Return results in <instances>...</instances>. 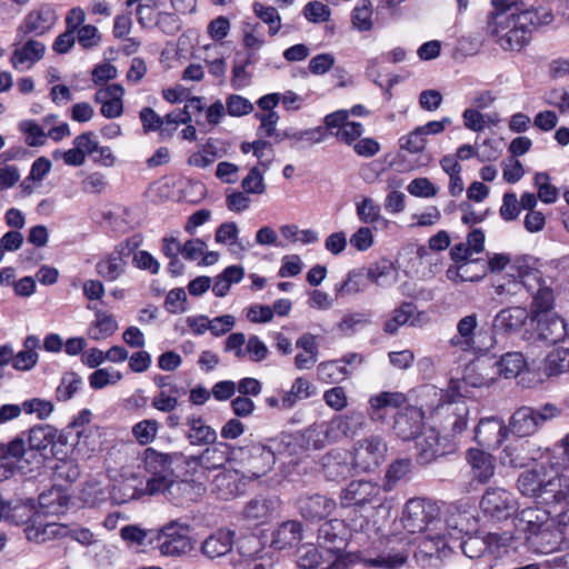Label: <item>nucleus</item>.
Returning a JSON list of instances; mask_svg holds the SVG:
<instances>
[{"mask_svg":"<svg viewBox=\"0 0 569 569\" xmlns=\"http://www.w3.org/2000/svg\"><path fill=\"white\" fill-rule=\"evenodd\" d=\"M530 319L525 307H507L499 310L492 319L491 333L483 338V331L478 329L477 313H469L457 322V332L449 343L461 351L486 352L497 346V336L508 337L519 332Z\"/></svg>","mask_w":569,"mask_h":569,"instance_id":"obj_1","label":"nucleus"},{"mask_svg":"<svg viewBox=\"0 0 569 569\" xmlns=\"http://www.w3.org/2000/svg\"><path fill=\"white\" fill-rule=\"evenodd\" d=\"M552 20L553 14L549 8L511 18L502 13H491L488 30L502 50H521L529 42L533 29L549 24Z\"/></svg>","mask_w":569,"mask_h":569,"instance_id":"obj_2","label":"nucleus"},{"mask_svg":"<svg viewBox=\"0 0 569 569\" xmlns=\"http://www.w3.org/2000/svg\"><path fill=\"white\" fill-rule=\"evenodd\" d=\"M366 416L360 410H350L346 415L335 416L331 420L315 425L308 430V439H313L315 448L325 447L326 442H336L343 437L352 438L365 429Z\"/></svg>","mask_w":569,"mask_h":569,"instance_id":"obj_3","label":"nucleus"},{"mask_svg":"<svg viewBox=\"0 0 569 569\" xmlns=\"http://www.w3.org/2000/svg\"><path fill=\"white\" fill-rule=\"evenodd\" d=\"M469 406L461 396H456L439 403L432 413V419L443 439L455 438L462 433L468 426Z\"/></svg>","mask_w":569,"mask_h":569,"instance_id":"obj_4","label":"nucleus"},{"mask_svg":"<svg viewBox=\"0 0 569 569\" xmlns=\"http://www.w3.org/2000/svg\"><path fill=\"white\" fill-rule=\"evenodd\" d=\"M401 522L410 533L431 531L440 523V508L429 499H409L406 502Z\"/></svg>","mask_w":569,"mask_h":569,"instance_id":"obj_5","label":"nucleus"},{"mask_svg":"<svg viewBox=\"0 0 569 569\" xmlns=\"http://www.w3.org/2000/svg\"><path fill=\"white\" fill-rule=\"evenodd\" d=\"M560 413V409L552 403H546L539 410L522 406L511 415L508 429L518 437H530L535 435L545 422L557 418Z\"/></svg>","mask_w":569,"mask_h":569,"instance_id":"obj_6","label":"nucleus"},{"mask_svg":"<svg viewBox=\"0 0 569 569\" xmlns=\"http://www.w3.org/2000/svg\"><path fill=\"white\" fill-rule=\"evenodd\" d=\"M233 460L241 465L248 476L260 478L272 470L276 463V455L269 446L251 443L234 448Z\"/></svg>","mask_w":569,"mask_h":569,"instance_id":"obj_7","label":"nucleus"},{"mask_svg":"<svg viewBox=\"0 0 569 569\" xmlns=\"http://www.w3.org/2000/svg\"><path fill=\"white\" fill-rule=\"evenodd\" d=\"M517 485L523 496L541 498L546 502H558V491L561 488L560 475L547 478L543 468L526 470L520 473Z\"/></svg>","mask_w":569,"mask_h":569,"instance_id":"obj_8","label":"nucleus"},{"mask_svg":"<svg viewBox=\"0 0 569 569\" xmlns=\"http://www.w3.org/2000/svg\"><path fill=\"white\" fill-rule=\"evenodd\" d=\"M189 527L177 521H170L161 529L154 530V545L162 556H180L191 548L188 536Z\"/></svg>","mask_w":569,"mask_h":569,"instance_id":"obj_9","label":"nucleus"},{"mask_svg":"<svg viewBox=\"0 0 569 569\" xmlns=\"http://www.w3.org/2000/svg\"><path fill=\"white\" fill-rule=\"evenodd\" d=\"M387 443L380 436H369L356 442L352 466L359 471L370 472L385 460Z\"/></svg>","mask_w":569,"mask_h":569,"instance_id":"obj_10","label":"nucleus"},{"mask_svg":"<svg viewBox=\"0 0 569 569\" xmlns=\"http://www.w3.org/2000/svg\"><path fill=\"white\" fill-rule=\"evenodd\" d=\"M342 508H365L381 502V486L369 480H352L339 496Z\"/></svg>","mask_w":569,"mask_h":569,"instance_id":"obj_11","label":"nucleus"},{"mask_svg":"<svg viewBox=\"0 0 569 569\" xmlns=\"http://www.w3.org/2000/svg\"><path fill=\"white\" fill-rule=\"evenodd\" d=\"M480 508L485 515L501 521L516 513L518 503L511 492L500 487H490L481 498Z\"/></svg>","mask_w":569,"mask_h":569,"instance_id":"obj_12","label":"nucleus"},{"mask_svg":"<svg viewBox=\"0 0 569 569\" xmlns=\"http://www.w3.org/2000/svg\"><path fill=\"white\" fill-rule=\"evenodd\" d=\"M12 47L13 51L10 57V63L12 68L18 71H27L31 69L44 57L46 53V46L43 42L36 40L32 37H20L19 32L16 34V40Z\"/></svg>","mask_w":569,"mask_h":569,"instance_id":"obj_13","label":"nucleus"},{"mask_svg":"<svg viewBox=\"0 0 569 569\" xmlns=\"http://www.w3.org/2000/svg\"><path fill=\"white\" fill-rule=\"evenodd\" d=\"M191 483L176 479L174 473L151 475L144 486L147 495L163 493L174 503H180L187 495L191 493Z\"/></svg>","mask_w":569,"mask_h":569,"instance_id":"obj_14","label":"nucleus"},{"mask_svg":"<svg viewBox=\"0 0 569 569\" xmlns=\"http://www.w3.org/2000/svg\"><path fill=\"white\" fill-rule=\"evenodd\" d=\"M140 239L133 237L128 239L127 244L120 243L116 252L102 257L96 264V272L108 282L117 281L126 271V261L122 256L128 249V256L139 246Z\"/></svg>","mask_w":569,"mask_h":569,"instance_id":"obj_15","label":"nucleus"},{"mask_svg":"<svg viewBox=\"0 0 569 569\" xmlns=\"http://www.w3.org/2000/svg\"><path fill=\"white\" fill-rule=\"evenodd\" d=\"M58 19L52 4H42L31 10L17 29L20 37L42 36L56 24Z\"/></svg>","mask_w":569,"mask_h":569,"instance_id":"obj_16","label":"nucleus"},{"mask_svg":"<svg viewBox=\"0 0 569 569\" xmlns=\"http://www.w3.org/2000/svg\"><path fill=\"white\" fill-rule=\"evenodd\" d=\"M530 320L536 325L537 338L546 345L559 343L569 336L567 321L556 312Z\"/></svg>","mask_w":569,"mask_h":569,"instance_id":"obj_17","label":"nucleus"},{"mask_svg":"<svg viewBox=\"0 0 569 569\" xmlns=\"http://www.w3.org/2000/svg\"><path fill=\"white\" fill-rule=\"evenodd\" d=\"M262 549L257 537L251 536L240 540L237 552L232 553L233 569H267Z\"/></svg>","mask_w":569,"mask_h":569,"instance_id":"obj_18","label":"nucleus"},{"mask_svg":"<svg viewBox=\"0 0 569 569\" xmlns=\"http://www.w3.org/2000/svg\"><path fill=\"white\" fill-rule=\"evenodd\" d=\"M508 432L509 429L501 418H483L476 427L475 440L483 448L496 449L501 446Z\"/></svg>","mask_w":569,"mask_h":569,"instance_id":"obj_19","label":"nucleus"},{"mask_svg":"<svg viewBox=\"0 0 569 569\" xmlns=\"http://www.w3.org/2000/svg\"><path fill=\"white\" fill-rule=\"evenodd\" d=\"M440 433L438 429L430 428L416 438L417 458L420 463H430L437 457L447 452L445 442L448 439H443V435L441 436Z\"/></svg>","mask_w":569,"mask_h":569,"instance_id":"obj_20","label":"nucleus"},{"mask_svg":"<svg viewBox=\"0 0 569 569\" xmlns=\"http://www.w3.org/2000/svg\"><path fill=\"white\" fill-rule=\"evenodd\" d=\"M423 426V412L421 409L409 406L399 411L395 417L393 430L396 435L407 441L416 439Z\"/></svg>","mask_w":569,"mask_h":569,"instance_id":"obj_21","label":"nucleus"},{"mask_svg":"<svg viewBox=\"0 0 569 569\" xmlns=\"http://www.w3.org/2000/svg\"><path fill=\"white\" fill-rule=\"evenodd\" d=\"M298 507L305 519L322 520L335 511L337 503L333 499L327 496L315 493L300 497L298 500Z\"/></svg>","mask_w":569,"mask_h":569,"instance_id":"obj_22","label":"nucleus"},{"mask_svg":"<svg viewBox=\"0 0 569 569\" xmlns=\"http://www.w3.org/2000/svg\"><path fill=\"white\" fill-rule=\"evenodd\" d=\"M123 94L124 89L118 83L99 89L94 94V101L101 104V114L108 119L120 117L123 112Z\"/></svg>","mask_w":569,"mask_h":569,"instance_id":"obj_23","label":"nucleus"},{"mask_svg":"<svg viewBox=\"0 0 569 569\" xmlns=\"http://www.w3.org/2000/svg\"><path fill=\"white\" fill-rule=\"evenodd\" d=\"M343 531L345 525L340 520L333 519L322 523L318 529L319 546L328 552L339 556L346 546Z\"/></svg>","mask_w":569,"mask_h":569,"instance_id":"obj_24","label":"nucleus"},{"mask_svg":"<svg viewBox=\"0 0 569 569\" xmlns=\"http://www.w3.org/2000/svg\"><path fill=\"white\" fill-rule=\"evenodd\" d=\"M234 531L220 529L208 536L201 543V553L208 559H217L232 551Z\"/></svg>","mask_w":569,"mask_h":569,"instance_id":"obj_25","label":"nucleus"},{"mask_svg":"<svg viewBox=\"0 0 569 569\" xmlns=\"http://www.w3.org/2000/svg\"><path fill=\"white\" fill-rule=\"evenodd\" d=\"M201 455L194 456L192 459L200 467L206 469H218L226 465L227 461L233 460V449L227 442L211 443Z\"/></svg>","mask_w":569,"mask_h":569,"instance_id":"obj_26","label":"nucleus"},{"mask_svg":"<svg viewBox=\"0 0 569 569\" xmlns=\"http://www.w3.org/2000/svg\"><path fill=\"white\" fill-rule=\"evenodd\" d=\"M244 483L236 471L218 473L212 481V491L222 500L232 499L243 492Z\"/></svg>","mask_w":569,"mask_h":569,"instance_id":"obj_27","label":"nucleus"},{"mask_svg":"<svg viewBox=\"0 0 569 569\" xmlns=\"http://www.w3.org/2000/svg\"><path fill=\"white\" fill-rule=\"evenodd\" d=\"M468 462L471 467L472 479L479 483L488 482L495 475L493 458L490 453L479 450H468Z\"/></svg>","mask_w":569,"mask_h":569,"instance_id":"obj_28","label":"nucleus"},{"mask_svg":"<svg viewBox=\"0 0 569 569\" xmlns=\"http://www.w3.org/2000/svg\"><path fill=\"white\" fill-rule=\"evenodd\" d=\"M549 515L540 508L523 509L519 517L520 529L527 535V539L538 537L547 532Z\"/></svg>","mask_w":569,"mask_h":569,"instance_id":"obj_29","label":"nucleus"},{"mask_svg":"<svg viewBox=\"0 0 569 569\" xmlns=\"http://www.w3.org/2000/svg\"><path fill=\"white\" fill-rule=\"evenodd\" d=\"M187 439L192 446H208L214 443L217 440L216 430L206 423L204 419L200 416H189L187 418Z\"/></svg>","mask_w":569,"mask_h":569,"instance_id":"obj_30","label":"nucleus"},{"mask_svg":"<svg viewBox=\"0 0 569 569\" xmlns=\"http://www.w3.org/2000/svg\"><path fill=\"white\" fill-rule=\"evenodd\" d=\"M24 533L29 541L42 543L56 538L68 537L69 528L57 522H33L26 527Z\"/></svg>","mask_w":569,"mask_h":569,"instance_id":"obj_31","label":"nucleus"},{"mask_svg":"<svg viewBox=\"0 0 569 569\" xmlns=\"http://www.w3.org/2000/svg\"><path fill=\"white\" fill-rule=\"evenodd\" d=\"M302 539V525L290 520L281 523L273 533L272 545L278 549L290 548Z\"/></svg>","mask_w":569,"mask_h":569,"instance_id":"obj_32","label":"nucleus"},{"mask_svg":"<svg viewBox=\"0 0 569 569\" xmlns=\"http://www.w3.org/2000/svg\"><path fill=\"white\" fill-rule=\"evenodd\" d=\"M416 307L411 302H402L396 308L390 318L385 321L383 331L387 335L393 336L398 332L399 328L405 325L416 326Z\"/></svg>","mask_w":569,"mask_h":569,"instance_id":"obj_33","label":"nucleus"},{"mask_svg":"<svg viewBox=\"0 0 569 569\" xmlns=\"http://www.w3.org/2000/svg\"><path fill=\"white\" fill-rule=\"evenodd\" d=\"M38 502L44 512L56 515L62 512L68 506L69 496L61 485H54L39 496Z\"/></svg>","mask_w":569,"mask_h":569,"instance_id":"obj_34","label":"nucleus"},{"mask_svg":"<svg viewBox=\"0 0 569 569\" xmlns=\"http://www.w3.org/2000/svg\"><path fill=\"white\" fill-rule=\"evenodd\" d=\"M36 515V505L32 499L13 500L7 503L6 520L20 526L28 525Z\"/></svg>","mask_w":569,"mask_h":569,"instance_id":"obj_35","label":"nucleus"},{"mask_svg":"<svg viewBox=\"0 0 569 569\" xmlns=\"http://www.w3.org/2000/svg\"><path fill=\"white\" fill-rule=\"evenodd\" d=\"M272 511L273 502L267 498L258 497L246 503L242 517L254 523H264L271 518Z\"/></svg>","mask_w":569,"mask_h":569,"instance_id":"obj_36","label":"nucleus"},{"mask_svg":"<svg viewBox=\"0 0 569 569\" xmlns=\"http://www.w3.org/2000/svg\"><path fill=\"white\" fill-rule=\"evenodd\" d=\"M537 2V0H491L495 8L493 13H502L508 18L518 17L525 12H536V9L545 8Z\"/></svg>","mask_w":569,"mask_h":569,"instance_id":"obj_37","label":"nucleus"},{"mask_svg":"<svg viewBox=\"0 0 569 569\" xmlns=\"http://www.w3.org/2000/svg\"><path fill=\"white\" fill-rule=\"evenodd\" d=\"M94 316L96 319L88 329V336L92 340L107 339L118 330V322L112 315L98 310Z\"/></svg>","mask_w":569,"mask_h":569,"instance_id":"obj_38","label":"nucleus"},{"mask_svg":"<svg viewBox=\"0 0 569 569\" xmlns=\"http://www.w3.org/2000/svg\"><path fill=\"white\" fill-rule=\"evenodd\" d=\"M530 293L532 295V302L530 305V309L528 310L530 313V319L553 313L552 309L555 305V295L551 288L543 284L542 287H539L535 292Z\"/></svg>","mask_w":569,"mask_h":569,"instance_id":"obj_39","label":"nucleus"},{"mask_svg":"<svg viewBox=\"0 0 569 569\" xmlns=\"http://www.w3.org/2000/svg\"><path fill=\"white\" fill-rule=\"evenodd\" d=\"M57 432V429L49 425L31 428L28 437L29 449L37 451L48 449L56 442Z\"/></svg>","mask_w":569,"mask_h":569,"instance_id":"obj_40","label":"nucleus"},{"mask_svg":"<svg viewBox=\"0 0 569 569\" xmlns=\"http://www.w3.org/2000/svg\"><path fill=\"white\" fill-rule=\"evenodd\" d=\"M39 339L34 336H28L23 342V350L19 351L13 358V368L17 370H30L38 361L37 348Z\"/></svg>","mask_w":569,"mask_h":569,"instance_id":"obj_41","label":"nucleus"},{"mask_svg":"<svg viewBox=\"0 0 569 569\" xmlns=\"http://www.w3.org/2000/svg\"><path fill=\"white\" fill-rule=\"evenodd\" d=\"M144 465L151 475L174 473L172 468V456L162 453L153 448H147L144 451Z\"/></svg>","mask_w":569,"mask_h":569,"instance_id":"obj_42","label":"nucleus"},{"mask_svg":"<svg viewBox=\"0 0 569 569\" xmlns=\"http://www.w3.org/2000/svg\"><path fill=\"white\" fill-rule=\"evenodd\" d=\"M542 370L547 377L569 371V349L557 348L550 351L545 359Z\"/></svg>","mask_w":569,"mask_h":569,"instance_id":"obj_43","label":"nucleus"},{"mask_svg":"<svg viewBox=\"0 0 569 569\" xmlns=\"http://www.w3.org/2000/svg\"><path fill=\"white\" fill-rule=\"evenodd\" d=\"M411 470L412 462L410 459H398L393 461L387 469L383 490L390 491L399 481L408 480Z\"/></svg>","mask_w":569,"mask_h":569,"instance_id":"obj_44","label":"nucleus"},{"mask_svg":"<svg viewBox=\"0 0 569 569\" xmlns=\"http://www.w3.org/2000/svg\"><path fill=\"white\" fill-rule=\"evenodd\" d=\"M153 535L154 530H147L138 525H127L120 529V537L131 546H152L154 545Z\"/></svg>","mask_w":569,"mask_h":569,"instance_id":"obj_45","label":"nucleus"},{"mask_svg":"<svg viewBox=\"0 0 569 569\" xmlns=\"http://www.w3.org/2000/svg\"><path fill=\"white\" fill-rule=\"evenodd\" d=\"M80 476V468L72 459H60L53 468V480L56 485L68 486L74 482Z\"/></svg>","mask_w":569,"mask_h":569,"instance_id":"obj_46","label":"nucleus"},{"mask_svg":"<svg viewBox=\"0 0 569 569\" xmlns=\"http://www.w3.org/2000/svg\"><path fill=\"white\" fill-rule=\"evenodd\" d=\"M518 277L520 278L519 281L510 282L516 289L523 287L528 292H535L545 284L541 271L528 264L518 266Z\"/></svg>","mask_w":569,"mask_h":569,"instance_id":"obj_47","label":"nucleus"},{"mask_svg":"<svg viewBox=\"0 0 569 569\" xmlns=\"http://www.w3.org/2000/svg\"><path fill=\"white\" fill-rule=\"evenodd\" d=\"M499 373L506 379L515 378L520 375L526 366V359L521 352H507L499 362Z\"/></svg>","mask_w":569,"mask_h":569,"instance_id":"obj_48","label":"nucleus"},{"mask_svg":"<svg viewBox=\"0 0 569 569\" xmlns=\"http://www.w3.org/2000/svg\"><path fill=\"white\" fill-rule=\"evenodd\" d=\"M140 121L144 132L160 131L162 138L171 137L172 130L164 127V119L160 117L152 108L144 107L139 113Z\"/></svg>","mask_w":569,"mask_h":569,"instance_id":"obj_49","label":"nucleus"},{"mask_svg":"<svg viewBox=\"0 0 569 569\" xmlns=\"http://www.w3.org/2000/svg\"><path fill=\"white\" fill-rule=\"evenodd\" d=\"M219 157V149L216 141L209 139L199 151L193 152L189 157L188 163L197 168H207L212 164Z\"/></svg>","mask_w":569,"mask_h":569,"instance_id":"obj_50","label":"nucleus"},{"mask_svg":"<svg viewBox=\"0 0 569 569\" xmlns=\"http://www.w3.org/2000/svg\"><path fill=\"white\" fill-rule=\"evenodd\" d=\"M310 388L311 385L307 379L301 377L297 378L290 390L283 395L281 399V408H292L298 400L309 398L311 396Z\"/></svg>","mask_w":569,"mask_h":569,"instance_id":"obj_51","label":"nucleus"},{"mask_svg":"<svg viewBox=\"0 0 569 569\" xmlns=\"http://www.w3.org/2000/svg\"><path fill=\"white\" fill-rule=\"evenodd\" d=\"M406 400L407 397L402 392L383 391L370 397L369 405L372 410L378 411L386 408H399L405 405Z\"/></svg>","mask_w":569,"mask_h":569,"instance_id":"obj_52","label":"nucleus"},{"mask_svg":"<svg viewBox=\"0 0 569 569\" xmlns=\"http://www.w3.org/2000/svg\"><path fill=\"white\" fill-rule=\"evenodd\" d=\"M259 121L258 134L260 137L274 138L277 142L284 139L283 133H278L276 130L277 123L280 119L276 111L256 113L254 116Z\"/></svg>","mask_w":569,"mask_h":569,"instance_id":"obj_53","label":"nucleus"},{"mask_svg":"<svg viewBox=\"0 0 569 569\" xmlns=\"http://www.w3.org/2000/svg\"><path fill=\"white\" fill-rule=\"evenodd\" d=\"M252 8L254 14L269 26V34L271 37L276 36L281 28V18L278 10L260 2H254Z\"/></svg>","mask_w":569,"mask_h":569,"instance_id":"obj_54","label":"nucleus"},{"mask_svg":"<svg viewBox=\"0 0 569 569\" xmlns=\"http://www.w3.org/2000/svg\"><path fill=\"white\" fill-rule=\"evenodd\" d=\"M369 323V312H349L341 318L340 322L338 323V330L346 336H350L353 335L358 328L365 327Z\"/></svg>","mask_w":569,"mask_h":569,"instance_id":"obj_55","label":"nucleus"},{"mask_svg":"<svg viewBox=\"0 0 569 569\" xmlns=\"http://www.w3.org/2000/svg\"><path fill=\"white\" fill-rule=\"evenodd\" d=\"M372 4L369 0H361L352 11V24L359 31H369L372 28Z\"/></svg>","mask_w":569,"mask_h":569,"instance_id":"obj_56","label":"nucleus"},{"mask_svg":"<svg viewBox=\"0 0 569 569\" xmlns=\"http://www.w3.org/2000/svg\"><path fill=\"white\" fill-rule=\"evenodd\" d=\"M535 184L538 188V198L545 203H553L558 199V188L550 183V177L546 172L535 174Z\"/></svg>","mask_w":569,"mask_h":569,"instance_id":"obj_57","label":"nucleus"},{"mask_svg":"<svg viewBox=\"0 0 569 569\" xmlns=\"http://www.w3.org/2000/svg\"><path fill=\"white\" fill-rule=\"evenodd\" d=\"M407 558L408 556L405 552H388L376 558L367 559L366 563L372 568L397 569L406 563Z\"/></svg>","mask_w":569,"mask_h":569,"instance_id":"obj_58","label":"nucleus"},{"mask_svg":"<svg viewBox=\"0 0 569 569\" xmlns=\"http://www.w3.org/2000/svg\"><path fill=\"white\" fill-rule=\"evenodd\" d=\"M82 385L81 378L74 372L66 373L56 390V397L59 401L71 399Z\"/></svg>","mask_w":569,"mask_h":569,"instance_id":"obj_59","label":"nucleus"},{"mask_svg":"<svg viewBox=\"0 0 569 569\" xmlns=\"http://www.w3.org/2000/svg\"><path fill=\"white\" fill-rule=\"evenodd\" d=\"M487 272V266L480 263L477 259H472L469 261H465L459 263L457 268V277L460 278L461 281H478L480 280Z\"/></svg>","mask_w":569,"mask_h":569,"instance_id":"obj_60","label":"nucleus"},{"mask_svg":"<svg viewBox=\"0 0 569 569\" xmlns=\"http://www.w3.org/2000/svg\"><path fill=\"white\" fill-rule=\"evenodd\" d=\"M159 423L153 419H144L132 427L136 440L144 446L152 442L158 433Z\"/></svg>","mask_w":569,"mask_h":569,"instance_id":"obj_61","label":"nucleus"},{"mask_svg":"<svg viewBox=\"0 0 569 569\" xmlns=\"http://www.w3.org/2000/svg\"><path fill=\"white\" fill-rule=\"evenodd\" d=\"M19 129L27 136L26 142L30 147H39L46 143L47 133L33 120H24L19 123Z\"/></svg>","mask_w":569,"mask_h":569,"instance_id":"obj_62","label":"nucleus"},{"mask_svg":"<svg viewBox=\"0 0 569 569\" xmlns=\"http://www.w3.org/2000/svg\"><path fill=\"white\" fill-rule=\"evenodd\" d=\"M122 379V373L116 370L97 369L89 376V383L92 389L99 390L109 385H116Z\"/></svg>","mask_w":569,"mask_h":569,"instance_id":"obj_63","label":"nucleus"},{"mask_svg":"<svg viewBox=\"0 0 569 569\" xmlns=\"http://www.w3.org/2000/svg\"><path fill=\"white\" fill-rule=\"evenodd\" d=\"M54 406L51 401L32 398L22 402V410L27 415H36L38 419L44 420L53 412Z\"/></svg>","mask_w":569,"mask_h":569,"instance_id":"obj_64","label":"nucleus"}]
</instances>
